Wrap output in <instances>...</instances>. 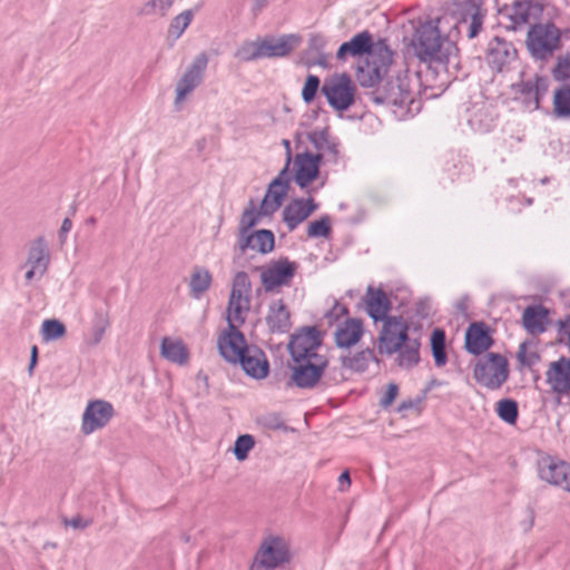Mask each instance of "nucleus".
<instances>
[{
	"mask_svg": "<svg viewBox=\"0 0 570 570\" xmlns=\"http://www.w3.org/2000/svg\"><path fill=\"white\" fill-rule=\"evenodd\" d=\"M459 23L449 16L421 22L415 29L412 46L416 57L424 62L449 63L455 56Z\"/></svg>",
	"mask_w": 570,
	"mask_h": 570,
	"instance_id": "f257e3e1",
	"label": "nucleus"
},
{
	"mask_svg": "<svg viewBox=\"0 0 570 570\" xmlns=\"http://www.w3.org/2000/svg\"><path fill=\"white\" fill-rule=\"evenodd\" d=\"M379 336V352L393 355L397 353L396 364L410 370L420 362V342L409 336V324L402 316H391L383 321Z\"/></svg>",
	"mask_w": 570,
	"mask_h": 570,
	"instance_id": "f03ea898",
	"label": "nucleus"
},
{
	"mask_svg": "<svg viewBox=\"0 0 570 570\" xmlns=\"http://www.w3.org/2000/svg\"><path fill=\"white\" fill-rule=\"evenodd\" d=\"M292 560L291 544L283 535L269 534L263 539L249 570H276Z\"/></svg>",
	"mask_w": 570,
	"mask_h": 570,
	"instance_id": "7ed1b4c3",
	"label": "nucleus"
},
{
	"mask_svg": "<svg viewBox=\"0 0 570 570\" xmlns=\"http://www.w3.org/2000/svg\"><path fill=\"white\" fill-rule=\"evenodd\" d=\"M376 101L385 102L400 108L410 109L415 102V91L407 70H399L387 76L384 83L377 89Z\"/></svg>",
	"mask_w": 570,
	"mask_h": 570,
	"instance_id": "20e7f679",
	"label": "nucleus"
},
{
	"mask_svg": "<svg viewBox=\"0 0 570 570\" xmlns=\"http://www.w3.org/2000/svg\"><path fill=\"white\" fill-rule=\"evenodd\" d=\"M394 52L385 39L373 41L365 68L360 69V82L364 87H373L390 76Z\"/></svg>",
	"mask_w": 570,
	"mask_h": 570,
	"instance_id": "39448f33",
	"label": "nucleus"
},
{
	"mask_svg": "<svg viewBox=\"0 0 570 570\" xmlns=\"http://www.w3.org/2000/svg\"><path fill=\"white\" fill-rule=\"evenodd\" d=\"M473 375L482 386L498 390L509 377L508 360L499 353H488L476 362Z\"/></svg>",
	"mask_w": 570,
	"mask_h": 570,
	"instance_id": "423d86ee",
	"label": "nucleus"
},
{
	"mask_svg": "<svg viewBox=\"0 0 570 570\" xmlns=\"http://www.w3.org/2000/svg\"><path fill=\"white\" fill-rule=\"evenodd\" d=\"M560 31L553 23H535L527 35V47L538 60H547L560 47Z\"/></svg>",
	"mask_w": 570,
	"mask_h": 570,
	"instance_id": "0eeeda50",
	"label": "nucleus"
},
{
	"mask_svg": "<svg viewBox=\"0 0 570 570\" xmlns=\"http://www.w3.org/2000/svg\"><path fill=\"white\" fill-rule=\"evenodd\" d=\"M292 360L291 383L299 389L315 387L321 382L328 366L326 356L298 357Z\"/></svg>",
	"mask_w": 570,
	"mask_h": 570,
	"instance_id": "6e6552de",
	"label": "nucleus"
},
{
	"mask_svg": "<svg viewBox=\"0 0 570 570\" xmlns=\"http://www.w3.org/2000/svg\"><path fill=\"white\" fill-rule=\"evenodd\" d=\"M252 283L245 272H238L233 281L228 302L227 322L242 325L250 308Z\"/></svg>",
	"mask_w": 570,
	"mask_h": 570,
	"instance_id": "1a4fd4ad",
	"label": "nucleus"
},
{
	"mask_svg": "<svg viewBox=\"0 0 570 570\" xmlns=\"http://www.w3.org/2000/svg\"><path fill=\"white\" fill-rule=\"evenodd\" d=\"M355 85L347 73L335 75L325 80L321 91L328 105L337 110H347L355 101Z\"/></svg>",
	"mask_w": 570,
	"mask_h": 570,
	"instance_id": "9d476101",
	"label": "nucleus"
},
{
	"mask_svg": "<svg viewBox=\"0 0 570 570\" xmlns=\"http://www.w3.org/2000/svg\"><path fill=\"white\" fill-rule=\"evenodd\" d=\"M261 272V282L266 293L278 292L281 287L288 286L297 271V264L287 257L272 261L266 266L257 268Z\"/></svg>",
	"mask_w": 570,
	"mask_h": 570,
	"instance_id": "9b49d317",
	"label": "nucleus"
},
{
	"mask_svg": "<svg viewBox=\"0 0 570 570\" xmlns=\"http://www.w3.org/2000/svg\"><path fill=\"white\" fill-rule=\"evenodd\" d=\"M483 0H452V13L448 14L459 23V30L462 26H468L469 39L475 38L483 24L484 13L481 10Z\"/></svg>",
	"mask_w": 570,
	"mask_h": 570,
	"instance_id": "f8f14e48",
	"label": "nucleus"
},
{
	"mask_svg": "<svg viewBox=\"0 0 570 570\" xmlns=\"http://www.w3.org/2000/svg\"><path fill=\"white\" fill-rule=\"evenodd\" d=\"M542 10V6L533 0H513L511 4L504 3L498 8L499 14L509 21L507 28L511 30L538 19Z\"/></svg>",
	"mask_w": 570,
	"mask_h": 570,
	"instance_id": "ddd939ff",
	"label": "nucleus"
},
{
	"mask_svg": "<svg viewBox=\"0 0 570 570\" xmlns=\"http://www.w3.org/2000/svg\"><path fill=\"white\" fill-rule=\"evenodd\" d=\"M537 471L541 481L570 493V464L568 462L556 456L542 455L538 459Z\"/></svg>",
	"mask_w": 570,
	"mask_h": 570,
	"instance_id": "4468645a",
	"label": "nucleus"
},
{
	"mask_svg": "<svg viewBox=\"0 0 570 570\" xmlns=\"http://www.w3.org/2000/svg\"><path fill=\"white\" fill-rule=\"evenodd\" d=\"M208 58L205 52L197 55L176 85L175 106L180 108L185 99L202 83Z\"/></svg>",
	"mask_w": 570,
	"mask_h": 570,
	"instance_id": "2eb2a0df",
	"label": "nucleus"
},
{
	"mask_svg": "<svg viewBox=\"0 0 570 570\" xmlns=\"http://www.w3.org/2000/svg\"><path fill=\"white\" fill-rule=\"evenodd\" d=\"M323 338L316 327H305L292 335L288 348L292 358L324 356L318 353Z\"/></svg>",
	"mask_w": 570,
	"mask_h": 570,
	"instance_id": "dca6fc26",
	"label": "nucleus"
},
{
	"mask_svg": "<svg viewBox=\"0 0 570 570\" xmlns=\"http://www.w3.org/2000/svg\"><path fill=\"white\" fill-rule=\"evenodd\" d=\"M112 405L102 400L88 402L81 417V432L89 435L105 428L114 416Z\"/></svg>",
	"mask_w": 570,
	"mask_h": 570,
	"instance_id": "f3484780",
	"label": "nucleus"
},
{
	"mask_svg": "<svg viewBox=\"0 0 570 570\" xmlns=\"http://www.w3.org/2000/svg\"><path fill=\"white\" fill-rule=\"evenodd\" d=\"M239 324L228 323V328L222 332L217 338L219 354L229 363L236 364L242 360L243 351L250 345L246 344L243 333L238 330Z\"/></svg>",
	"mask_w": 570,
	"mask_h": 570,
	"instance_id": "a211bd4d",
	"label": "nucleus"
},
{
	"mask_svg": "<svg viewBox=\"0 0 570 570\" xmlns=\"http://www.w3.org/2000/svg\"><path fill=\"white\" fill-rule=\"evenodd\" d=\"M548 88L549 79L537 75L533 78L515 85L514 92L517 99H519L527 109L537 110L540 107L541 99L547 95Z\"/></svg>",
	"mask_w": 570,
	"mask_h": 570,
	"instance_id": "6ab92c4d",
	"label": "nucleus"
},
{
	"mask_svg": "<svg viewBox=\"0 0 570 570\" xmlns=\"http://www.w3.org/2000/svg\"><path fill=\"white\" fill-rule=\"evenodd\" d=\"M50 264V252L47 242L43 237H37L28 249V256L26 261V281L29 283L35 278H41Z\"/></svg>",
	"mask_w": 570,
	"mask_h": 570,
	"instance_id": "aec40b11",
	"label": "nucleus"
},
{
	"mask_svg": "<svg viewBox=\"0 0 570 570\" xmlns=\"http://www.w3.org/2000/svg\"><path fill=\"white\" fill-rule=\"evenodd\" d=\"M317 209L318 204L312 197L294 198L283 208L282 218L288 232H293Z\"/></svg>",
	"mask_w": 570,
	"mask_h": 570,
	"instance_id": "412c9836",
	"label": "nucleus"
},
{
	"mask_svg": "<svg viewBox=\"0 0 570 570\" xmlns=\"http://www.w3.org/2000/svg\"><path fill=\"white\" fill-rule=\"evenodd\" d=\"M517 55L512 42L495 37L489 42L487 62L493 71L501 72L517 59Z\"/></svg>",
	"mask_w": 570,
	"mask_h": 570,
	"instance_id": "4be33fe9",
	"label": "nucleus"
},
{
	"mask_svg": "<svg viewBox=\"0 0 570 570\" xmlns=\"http://www.w3.org/2000/svg\"><path fill=\"white\" fill-rule=\"evenodd\" d=\"M546 382L553 393L568 395L570 393V358L562 356L551 362L546 372Z\"/></svg>",
	"mask_w": 570,
	"mask_h": 570,
	"instance_id": "5701e85b",
	"label": "nucleus"
},
{
	"mask_svg": "<svg viewBox=\"0 0 570 570\" xmlns=\"http://www.w3.org/2000/svg\"><path fill=\"white\" fill-rule=\"evenodd\" d=\"M322 155L301 153L294 158V179L301 188H306L320 174Z\"/></svg>",
	"mask_w": 570,
	"mask_h": 570,
	"instance_id": "b1692460",
	"label": "nucleus"
},
{
	"mask_svg": "<svg viewBox=\"0 0 570 570\" xmlns=\"http://www.w3.org/2000/svg\"><path fill=\"white\" fill-rule=\"evenodd\" d=\"M287 167L269 184L262 200L263 215H272L279 209L288 190Z\"/></svg>",
	"mask_w": 570,
	"mask_h": 570,
	"instance_id": "393cba45",
	"label": "nucleus"
},
{
	"mask_svg": "<svg viewBox=\"0 0 570 570\" xmlns=\"http://www.w3.org/2000/svg\"><path fill=\"white\" fill-rule=\"evenodd\" d=\"M363 335V322L358 318H346L337 324L334 332V342L344 352L356 345Z\"/></svg>",
	"mask_w": 570,
	"mask_h": 570,
	"instance_id": "a878e982",
	"label": "nucleus"
},
{
	"mask_svg": "<svg viewBox=\"0 0 570 570\" xmlns=\"http://www.w3.org/2000/svg\"><path fill=\"white\" fill-rule=\"evenodd\" d=\"M242 360H237L245 373L256 380L265 379L269 372V363L265 353L257 346L250 345L243 351Z\"/></svg>",
	"mask_w": 570,
	"mask_h": 570,
	"instance_id": "bb28decb",
	"label": "nucleus"
},
{
	"mask_svg": "<svg viewBox=\"0 0 570 570\" xmlns=\"http://www.w3.org/2000/svg\"><path fill=\"white\" fill-rule=\"evenodd\" d=\"M301 43V37L296 35H283L281 37H266L261 39L263 58H283L288 56Z\"/></svg>",
	"mask_w": 570,
	"mask_h": 570,
	"instance_id": "cd10ccee",
	"label": "nucleus"
},
{
	"mask_svg": "<svg viewBox=\"0 0 570 570\" xmlns=\"http://www.w3.org/2000/svg\"><path fill=\"white\" fill-rule=\"evenodd\" d=\"M275 238L274 234L268 229H259L249 232L247 234L238 235V247L242 253L246 250H255L262 254H267L274 249Z\"/></svg>",
	"mask_w": 570,
	"mask_h": 570,
	"instance_id": "c85d7f7f",
	"label": "nucleus"
},
{
	"mask_svg": "<svg viewBox=\"0 0 570 570\" xmlns=\"http://www.w3.org/2000/svg\"><path fill=\"white\" fill-rule=\"evenodd\" d=\"M493 344L489 328L484 323L474 322L465 332V348L473 355H480Z\"/></svg>",
	"mask_w": 570,
	"mask_h": 570,
	"instance_id": "c756f323",
	"label": "nucleus"
},
{
	"mask_svg": "<svg viewBox=\"0 0 570 570\" xmlns=\"http://www.w3.org/2000/svg\"><path fill=\"white\" fill-rule=\"evenodd\" d=\"M373 48V37L368 31H362L352 37L350 41L343 42L337 52L336 58L345 61L347 57H361L370 53Z\"/></svg>",
	"mask_w": 570,
	"mask_h": 570,
	"instance_id": "7c9ffc66",
	"label": "nucleus"
},
{
	"mask_svg": "<svg viewBox=\"0 0 570 570\" xmlns=\"http://www.w3.org/2000/svg\"><path fill=\"white\" fill-rule=\"evenodd\" d=\"M266 324L273 333H287L291 330V313L282 299L269 304Z\"/></svg>",
	"mask_w": 570,
	"mask_h": 570,
	"instance_id": "2f4dec72",
	"label": "nucleus"
},
{
	"mask_svg": "<svg viewBox=\"0 0 570 570\" xmlns=\"http://www.w3.org/2000/svg\"><path fill=\"white\" fill-rule=\"evenodd\" d=\"M548 309L542 305H531L524 308L522 325L531 335H539L547 330Z\"/></svg>",
	"mask_w": 570,
	"mask_h": 570,
	"instance_id": "473e14b6",
	"label": "nucleus"
},
{
	"mask_svg": "<svg viewBox=\"0 0 570 570\" xmlns=\"http://www.w3.org/2000/svg\"><path fill=\"white\" fill-rule=\"evenodd\" d=\"M376 361L374 351L366 347L352 354L350 350L342 352L340 355V362L343 368L354 373H363L368 368V365Z\"/></svg>",
	"mask_w": 570,
	"mask_h": 570,
	"instance_id": "72a5a7b5",
	"label": "nucleus"
},
{
	"mask_svg": "<svg viewBox=\"0 0 570 570\" xmlns=\"http://www.w3.org/2000/svg\"><path fill=\"white\" fill-rule=\"evenodd\" d=\"M366 312L375 321H385L390 316V301L382 289L367 288L366 293Z\"/></svg>",
	"mask_w": 570,
	"mask_h": 570,
	"instance_id": "f704fd0d",
	"label": "nucleus"
},
{
	"mask_svg": "<svg viewBox=\"0 0 570 570\" xmlns=\"http://www.w3.org/2000/svg\"><path fill=\"white\" fill-rule=\"evenodd\" d=\"M308 140L318 150L316 155H322V158L326 156L330 160L336 161L337 144L331 138L326 129L309 132Z\"/></svg>",
	"mask_w": 570,
	"mask_h": 570,
	"instance_id": "c9c22d12",
	"label": "nucleus"
},
{
	"mask_svg": "<svg viewBox=\"0 0 570 570\" xmlns=\"http://www.w3.org/2000/svg\"><path fill=\"white\" fill-rule=\"evenodd\" d=\"M160 355L171 363L184 365L188 361L189 352L180 340L164 337L160 345Z\"/></svg>",
	"mask_w": 570,
	"mask_h": 570,
	"instance_id": "e433bc0d",
	"label": "nucleus"
},
{
	"mask_svg": "<svg viewBox=\"0 0 570 570\" xmlns=\"http://www.w3.org/2000/svg\"><path fill=\"white\" fill-rule=\"evenodd\" d=\"M212 274L204 267H195L189 281L190 296L199 299L210 287Z\"/></svg>",
	"mask_w": 570,
	"mask_h": 570,
	"instance_id": "4c0bfd02",
	"label": "nucleus"
},
{
	"mask_svg": "<svg viewBox=\"0 0 570 570\" xmlns=\"http://www.w3.org/2000/svg\"><path fill=\"white\" fill-rule=\"evenodd\" d=\"M468 122L474 131L488 132L494 126V116L485 105H482L472 111Z\"/></svg>",
	"mask_w": 570,
	"mask_h": 570,
	"instance_id": "58836bf2",
	"label": "nucleus"
},
{
	"mask_svg": "<svg viewBox=\"0 0 570 570\" xmlns=\"http://www.w3.org/2000/svg\"><path fill=\"white\" fill-rule=\"evenodd\" d=\"M431 348L434 363L438 367H442L448 362L445 352V333L443 330L436 328L431 336Z\"/></svg>",
	"mask_w": 570,
	"mask_h": 570,
	"instance_id": "ea45409f",
	"label": "nucleus"
},
{
	"mask_svg": "<svg viewBox=\"0 0 570 570\" xmlns=\"http://www.w3.org/2000/svg\"><path fill=\"white\" fill-rule=\"evenodd\" d=\"M109 325L108 314L102 311H96L88 343L92 346L98 345L104 338Z\"/></svg>",
	"mask_w": 570,
	"mask_h": 570,
	"instance_id": "a19ab883",
	"label": "nucleus"
},
{
	"mask_svg": "<svg viewBox=\"0 0 570 570\" xmlns=\"http://www.w3.org/2000/svg\"><path fill=\"white\" fill-rule=\"evenodd\" d=\"M235 58L245 62L263 59L261 39L244 41L235 51Z\"/></svg>",
	"mask_w": 570,
	"mask_h": 570,
	"instance_id": "79ce46f5",
	"label": "nucleus"
},
{
	"mask_svg": "<svg viewBox=\"0 0 570 570\" xmlns=\"http://www.w3.org/2000/svg\"><path fill=\"white\" fill-rule=\"evenodd\" d=\"M176 0H148L140 8L139 14L164 18L168 14Z\"/></svg>",
	"mask_w": 570,
	"mask_h": 570,
	"instance_id": "37998d69",
	"label": "nucleus"
},
{
	"mask_svg": "<svg viewBox=\"0 0 570 570\" xmlns=\"http://www.w3.org/2000/svg\"><path fill=\"white\" fill-rule=\"evenodd\" d=\"M194 14V11L188 9L174 17L168 27V35L175 40L180 38L191 23Z\"/></svg>",
	"mask_w": 570,
	"mask_h": 570,
	"instance_id": "c03bdc74",
	"label": "nucleus"
},
{
	"mask_svg": "<svg viewBox=\"0 0 570 570\" xmlns=\"http://www.w3.org/2000/svg\"><path fill=\"white\" fill-rule=\"evenodd\" d=\"M553 112L558 118L570 117V87H563L554 91Z\"/></svg>",
	"mask_w": 570,
	"mask_h": 570,
	"instance_id": "a18cd8bd",
	"label": "nucleus"
},
{
	"mask_svg": "<svg viewBox=\"0 0 570 570\" xmlns=\"http://www.w3.org/2000/svg\"><path fill=\"white\" fill-rule=\"evenodd\" d=\"M66 326L58 320H45L41 324L40 334L43 342L57 341L66 335Z\"/></svg>",
	"mask_w": 570,
	"mask_h": 570,
	"instance_id": "49530a36",
	"label": "nucleus"
},
{
	"mask_svg": "<svg viewBox=\"0 0 570 570\" xmlns=\"http://www.w3.org/2000/svg\"><path fill=\"white\" fill-rule=\"evenodd\" d=\"M262 216H264L262 213V206L259 207V210H256L254 203L250 202L249 206L245 208L242 214L238 235L249 233L250 228L259 223Z\"/></svg>",
	"mask_w": 570,
	"mask_h": 570,
	"instance_id": "de8ad7c7",
	"label": "nucleus"
},
{
	"mask_svg": "<svg viewBox=\"0 0 570 570\" xmlns=\"http://www.w3.org/2000/svg\"><path fill=\"white\" fill-rule=\"evenodd\" d=\"M498 416L508 424H515L519 415L518 403L511 399H503L497 403Z\"/></svg>",
	"mask_w": 570,
	"mask_h": 570,
	"instance_id": "09e8293b",
	"label": "nucleus"
},
{
	"mask_svg": "<svg viewBox=\"0 0 570 570\" xmlns=\"http://www.w3.org/2000/svg\"><path fill=\"white\" fill-rule=\"evenodd\" d=\"M331 232L332 227L328 216H323L307 226V236L309 238L328 237Z\"/></svg>",
	"mask_w": 570,
	"mask_h": 570,
	"instance_id": "8fccbe9b",
	"label": "nucleus"
},
{
	"mask_svg": "<svg viewBox=\"0 0 570 570\" xmlns=\"http://www.w3.org/2000/svg\"><path fill=\"white\" fill-rule=\"evenodd\" d=\"M255 440L250 434L239 435L234 444V454L238 461L247 459L249 451L254 448Z\"/></svg>",
	"mask_w": 570,
	"mask_h": 570,
	"instance_id": "3c124183",
	"label": "nucleus"
},
{
	"mask_svg": "<svg viewBox=\"0 0 570 570\" xmlns=\"http://www.w3.org/2000/svg\"><path fill=\"white\" fill-rule=\"evenodd\" d=\"M553 77L558 81H570V52L558 58L553 68Z\"/></svg>",
	"mask_w": 570,
	"mask_h": 570,
	"instance_id": "603ef678",
	"label": "nucleus"
},
{
	"mask_svg": "<svg viewBox=\"0 0 570 570\" xmlns=\"http://www.w3.org/2000/svg\"><path fill=\"white\" fill-rule=\"evenodd\" d=\"M320 78L315 75H308L302 90V98L306 104L314 100L320 88Z\"/></svg>",
	"mask_w": 570,
	"mask_h": 570,
	"instance_id": "864d4df0",
	"label": "nucleus"
},
{
	"mask_svg": "<svg viewBox=\"0 0 570 570\" xmlns=\"http://www.w3.org/2000/svg\"><path fill=\"white\" fill-rule=\"evenodd\" d=\"M518 360L519 362L522 364V365H527V366H532L537 363V361L539 360V356L535 352H530L528 353L527 352V344L525 343H522L520 346H519V351H518Z\"/></svg>",
	"mask_w": 570,
	"mask_h": 570,
	"instance_id": "5fc2aeb1",
	"label": "nucleus"
},
{
	"mask_svg": "<svg viewBox=\"0 0 570 570\" xmlns=\"http://www.w3.org/2000/svg\"><path fill=\"white\" fill-rule=\"evenodd\" d=\"M399 386L395 383H390L386 387L384 395L381 397L380 404L383 407L390 406L396 399Z\"/></svg>",
	"mask_w": 570,
	"mask_h": 570,
	"instance_id": "6e6d98bb",
	"label": "nucleus"
},
{
	"mask_svg": "<svg viewBox=\"0 0 570 570\" xmlns=\"http://www.w3.org/2000/svg\"><path fill=\"white\" fill-rule=\"evenodd\" d=\"M63 523L73 529H86L91 524V521L77 515L71 519H65Z\"/></svg>",
	"mask_w": 570,
	"mask_h": 570,
	"instance_id": "4d7b16f0",
	"label": "nucleus"
},
{
	"mask_svg": "<svg viewBox=\"0 0 570 570\" xmlns=\"http://www.w3.org/2000/svg\"><path fill=\"white\" fill-rule=\"evenodd\" d=\"M326 45V40L321 35H313L308 40V47L315 52H321Z\"/></svg>",
	"mask_w": 570,
	"mask_h": 570,
	"instance_id": "13d9d810",
	"label": "nucleus"
},
{
	"mask_svg": "<svg viewBox=\"0 0 570 570\" xmlns=\"http://www.w3.org/2000/svg\"><path fill=\"white\" fill-rule=\"evenodd\" d=\"M72 228V222L70 218H65L62 220V224H61V227H60V230H59V238H60V242L61 244H63L67 239V234L71 230Z\"/></svg>",
	"mask_w": 570,
	"mask_h": 570,
	"instance_id": "bf43d9fd",
	"label": "nucleus"
},
{
	"mask_svg": "<svg viewBox=\"0 0 570 570\" xmlns=\"http://www.w3.org/2000/svg\"><path fill=\"white\" fill-rule=\"evenodd\" d=\"M351 485V476L350 472L346 470L342 472V474L338 478V489L340 491H346Z\"/></svg>",
	"mask_w": 570,
	"mask_h": 570,
	"instance_id": "052dcab7",
	"label": "nucleus"
},
{
	"mask_svg": "<svg viewBox=\"0 0 570 570\" xmlns=\"http://www.w3.org/2000/svg\"><path fill=\"white\" fill-rule=\"evenodd\" d=\"M37 361H38V347L36 345H33L31 347V357H30V364L28 367V372L30 375H32V373H33V368L37 364Z\"/></svg>",
	"mask_w": 570,
	"mask_h": 570,
	"instance_id": "680f3d73",
	"label": "nucleus"
},
{
	"mask_svg": "<svg viewBox=\"0 0 570 570\" xmlns=\"http://www.w3.org/2000/svg\"><path fill=\"white\" fill-rule=\"evenodd\" d=\"M268 4V0H253V12H261Z\"/></svg>",
	"mask_w": 570,
	"mask_h": 570,
	"instance_id": "e2e57ef3",
	"label": "nucleus"
},
{
	"mask_svg": "<svg viewBox=\"0 0 570 570\" xmlns=\"http://www.w3.org/2000/svg\"><path fill=\"white\" fill-rule=\"evenodd\" d=\"M331 313H335L336 316H340V315L346 314L347 308L344 305L335 304V306Z\"/></svg>",
	"mask_w": 570,
	"mask_h": 570,
	"instance_id": "0e129e2a",
	"label": "nucleus"
},
{
	"mask_svg": "<svg viewBox=\"0 0 570 570\" xmlns=\"http://www.w3.org/2000/svg\"><path fill=\"white\" fill-rule=\"evenodd\" d=\"M283 145H284V147L287 149V163H286V166H285V167H287V168H288V165H289V163H291V142H289V140L284 139V140H283Z\"/></svg>",
	"mask_w": 570,
	"mask_h": 570,
	"instance_id": "69168bd1",
	"label": "nucleus"
},
{
	"mask_svg": "<svg viewBox=\"0 0 570 570\" xmlns=\"http://www.w3.org/2000/svg\"><path fill=\"white\" fill-rule=\"evenodd\" d=\"M412 406H413L412 401L402 402V404L399 407V411H403V410L410 409Z\"/></svg>",
	"mask_w": 570,
	"mask_h": 570,
	"instance_id": "338daca9",
	"label": "nucleus"
},
{
	"mask_svg": "<svg viewBox=\"0 0 570 570\" xmlns=\"http://www.w3.org/2000/svg\"><path fill=\"white\" fill-rule=\"evenodd\" d=\"M317 63L321 65V66H325V60L324 59H320Z\"/></svg>",
	"mask_w": 570,
	"mask_h": 570,
	"instance_id": "774afa93",
	"label": "nucleus"
}]
</instances>
